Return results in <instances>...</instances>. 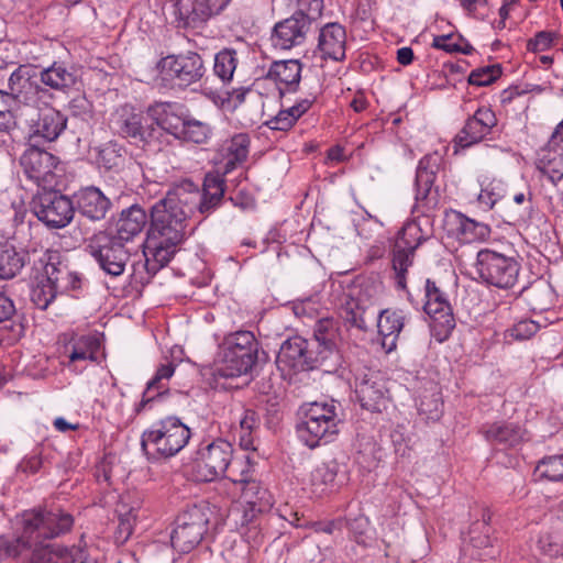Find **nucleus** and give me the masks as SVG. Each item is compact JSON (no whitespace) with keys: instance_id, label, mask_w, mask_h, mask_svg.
<instances>
[{"instance_id":"nucleus-1","label":"nucleus","mask_w":563,"mask_h":563,"mask_svg":"<svg viewBox=\"0 0 563 563\" xmlns=\"http://www.w3.org/2000/svg\"><path fill=\"white\" fill-rule=\"evenodd\" d=\"M225 192V180L208 174L202 190L186 180L156 201L150 210V229L144 244V266L154 275L166 266L187 236L189 219L198 211L209 216L220 207Z\"/></svg>"},{"instance_id":"nucleus-2","label":"nucleus","mask_w":563,"mask_h":563,"mask_svg":"<svg viewBox=\"0 0 563 563\" xmlns=\"http://www.w3.org/2000/svg\"><path fill=\"white\" fill-rule=\"evenodd\" d=\"M20 526L19 539L25 542V552L33 549L31 561L37 552H58L59 547L46 543L70 530L73 517L63 510L31 509L24 511L18 520ZM45 555L44 561L47 560Z\"/></svg>"},{"instance_id":"nucleus-3","label":"nucleus","mask_w":563,"mask_h":563,"mask_svg":"<svg viewBox=\"0 0 563 563\" xmlns=\"http://www.w3.org/2000/svg\"><path fill=\"white\" fill-rule=\"evenodd\" d=\"M190 437V429L178 417L169 416L143 432L141 445L147 455L169 459L188 444Z\"/></svg>"},{"instance_id":"nucleus-4","label":"nucleus","mask_w":563,"mask_h":563,"mask_svg":"<svg viewBox=\"0 0 563 563\" xmlns=\"http://www.w3.org/2000/svg\"><path fill=\"white\" fill-rule=\"evenodd\" d=\"M258 358V342L251 331L228 334L221 344L218 374L234 378L251 374Z\"/></svg>"},{"instance_id":"nucleus-5","label":"nucleus","mask_w":563,"mask_h":563,"mask_svg":"<svg viewBox=\"0 0 563 563\" xmlns=\"http://www.w3.org/2000/svg\"><path fill=\"white\" fill-rule=\"evenodd\" d=\"M302 419L297 426L300 440L310 449L331 442L339 433L340 419L334 404L310 402L301 407Z\"/></svg>"},{"instance_id":"nucleus-6","label":"nucleus","mask_w":563,"mask_h":563,"mask_svg":"<svg viewBox=\"0 0 563 563\" xmlns=\"http://www.w3.org/2000/svg\"><path fill=\"white\" fill-rule=\"evenodd\" d=\"M211 514L208 505H194L184 510L170 536L173 548L181 553L194 550L208 531Z\"/></svg>"},{"instance_id":"nucleus-7","label":"nucleus","mask_w":563,"mask_h":563,"mask_svg":"<svg viewBox=\"0 0 563 563\" xmlns=\"http://www.w3.org/2000/svg\"><path fill=\"white\" fill-rule=\"evenodd\" d=\"M476 271L485 283L509 289L518 282L520 264L512 256L484 249L477 253Z\"/></svg>"},{"instance_id":"nucleus-8","label":"nucleus","mask_w":563,"mask_h":563,"mask_svg":"<svg viewBox=\"0 0 563 563\" xmlns=\"http://www.w3.org/2000/svg\"><path fill=\"white\" fill-rule=\"evenodd\" d=\"M278 367L288 373H300L316 368H324L327 364L320 353L308 339L295 335L283 342L278 355Z\"/></svg>"},{"instance_id":"nucleus-9","label":"nucleus","mask_w":563,"mask_h":563,"mask_svg":"<svg viewBox=\"0 0 563 563\" xmlns=\"http://www.w3.org/2000/svg\"><path fill=\"white\" fill-rule=\"evenodd\" d=\"M157 68L163 80H169L181 89L199 82L206 74L203 60L196 52L163 57Z\"/></svg>"},{"instance_id":"nucleus-10","label":"nucleus","mask_w":563,"mask_h":563,"mask_svg":"<svg viewBox=\"0 0 563 563\" xmlns=\"http://www.w3.org/2000/svg\"><path fill=\"white\" fill-rule=\"evenodd\" d=\"M430 238L417 221L405 223L395 242L393 267L396 274V285L406 288V273L413 263L415 251Z\"/></svg>"},{"instance_id":"nucleus-11","label":"nucleus","mask_w":563,"mask_h":563,"mask_svg":"<svg viewBox=\"0 0 563 563\" xmlns=\"http://www.w3.org/2000/svg\"><path fill=\"white\" fill-rule=\"evenodd\" d=\"M88 251L99 267L106 274L114 277L123 274L131 255L125 243L104 232H100L91 239Z\"/></svg>"},{"instance_id":"nucleus-12","label":"nucleus","mask_w":563,"mask_h":563,"mask_svg":"<svg viewBox=\"0 0 563 563\" xmlns=\"http://www.w3.org/2000/svg\"><path fill=\"white\" fill-rule=\"evenodd\" d=\"M32 210L41 222L53 229L66 227L75 213L73 200L55 190L37 194L32 201Z\"/></svg>"},{"instance_id":"nucleus-13","label":"nucleus","mask_w":563,"mask_h":563,"mask_svg":"<svg viewBox=\"0 0 563 563\" xmlns=\"http://www.w3.org/2000/svg\"><path fill=\"white\" fill-rule=\"evenodd\" d=\"M194 463L196 478L211 482L220 478L229 470L233 459V446L230 442L218 439L201 449Z\"/></svg>"},{"instance_id":"nucleus-14","label":"nucleus","mask_w":563,"mask_h":563,"mask_svg":"<svg viewBox=\"0 0 563 563\" xmlns=\"http://www.w3.org/2000/svg\"><path fill=\"white\" fill-rule=\"evenodd\" d=\"M228 477L234 484L241 485L242 503L257 508V511L267 512L272 509L273 495L261 482L252 478L249 457L244 462L234 461Z\"/></svg>"},{"instance_id":"nucleus-15","label":"nucleus","mask_w":563,"mask_h":563,"mask_svg":"<svg viewBox=\"0 0 563 563\" xmlns=\"http://www.w3.org/2000/svg\"><path fill=\"white\" fill-rule=\"evenodd\" d=\"M441 157L438 153L424 155L416 172V195L413 212L426 214L438 203V190L433 188L440 168Z\"/></svg>"},{"instance_id":"nucleus-16","label":"nucleus","mask_w":563,"mask_h":563,"mask_svg":"<svg viewBox=\"0 0 563 563\" xmlns=\"http://www.w3.org/2000/svg\"><path fill=\"white\" fill-rule=\"evenodd\" d=\"M8 87L15 101L36 106L46 102L53 95L42 86L36 67L20 65L9 77Z\"/></svg>"},{"instance_id":"nucleus-17","label":"nucleus","mask_w":563,"mask_h":563,"mask_svg":"<svg viewBox=\"0 0 563 563\" xmlns=\"http://www.w3.org/2000/svg\"><path fill=\"white\" fill-rule=\"evenodd\" d=\"M20 164L26 177L44 189L56 185L55 170L58 158L41 148L37 143L30 142V146L20 158Z\"/></svg>"},{"instance_id":"nucleus-18","label":"nucleus","mask_w":563,"mask_h":563,"mask_svg":"<svg viewBox=\"0 0 563 563\" xmlns=\"http://www.w3.org/2000/svg\"><path fill=\"white\" fill-rule=\"evenodd\" d=\"M424 311L430 316L431 327L440 341L446 339L455 328V319L446 295L437 286L435 282L426 280Z\"/></svg>"},{"instance_id":"nucleus-19","label":"nucleus","mask_w":563,"mask_h":563,"mask_svg":"<svg viewBox=\"0 0 563 563\" xmlns=\"http://www.w3.org/2000/svg\"><path fill=\"white\" fill-rule=\"evenodd\" d=\"M310 344L320 353L327 364V372L335 371L342 364L339 350L341 333L339 322L333 318H322L313 327Z\"/></svg>"},{"instance_id":"nucleus-20","label":"nucleus","mask_w":563,"mask_h":563,"mask_svg":"<svg viewBox=\"0 0 563 563\" xmlns=\"http://www.w3.org/2000/svg\"><path fill=\"white\" fill-rule=\"evenodd\" d=\"M316 21L317 19L296 11L291 16L275 24L271 37L273 46L291 49L302 45Z\"/></svg>"},{"instance_id":"nucleus-21","label":"nucleus","mask_w":563,"mask_h":563,"mask_svg":"<svg viewBox=\"0 0 563 563\" xmlns=\"http://www.w3.org/2000/svg\"><path fill=\"white\" fill-rule=\"evenodd\" d=\"M119 135L129 139L133 144L145 145L150 142L154 128L144 124V115L129 104L118 108L111 120Z\"/></svg>"},{"instance_id":"nucleus-22","label":"nucleus","mask_w":563,"mask_h":563,"mask_svg":"<svg viewBox=\"0 0 563 563\" xmlns=\"http://www.w3.org/2000/svg\"><path fill=\"white\" fill-rule=\"evenodd\" d=\"M175 16L177 27H198L212 15L220 13L224 7V0H176Z\"/></svg>"},{"instance_id":"nucleus-23","label":"nucleus","mask_w":563,"mask_h":563,"mask_svg":"<svg viewBox=\"0 0 563 563\" xmlns=\"http://www.w3.org/2000/svg\"><path fill=\"white\" fill-rule=\"evenodd\" d=\"M250 136L246 133H238L232 137L223 141L213 157L219 176L223 179L224 175L230 174L238 167L242 166L249 156L250 152Z\"/></svg>"},{"instance_id":"nucleus-24","label":"nucleus","mask_w":563,"mask_h":563,"mask_svg":"<svg viewBox=\"0 0 563 563\" xmlns=\"http://www.w3.org/2000/svg\"><path fill=\"white\" fill-rule=\"evenodd\" d=\"M147 114L158 128L178 139L190 112L179 102L156 101L148 106Z\"/></svg>"},{"instance_id":"nucleus-25","label":"nucleus","mask_w":563,"mask_h":563,"mask_svg":"<svg viewBox=\"0 0 563 563\" xmlns=\"http://www.w3.org/2000/svg\"><path fill=\"white\" fill-rule=\"evenodd\" d=\"M496 125L495 112L487 107H481L466 120L463 129L456 134L455 145L462 148L470 147L489 135Z\"/></svg>"},{"instance_id":"nucleus-26","label":"nucleus","mask_w":563,"mask_h":563,"mask_svg":"<svg viewBox=\"0 0 563 563\" xmlns=\"http://www.w3.org/2000/svg\"><path fill=\"white\" fill-rule=\"evenodd\" d=\"M73 202L75 211L91 222L103 220L112 207L111 200L96 186L79 189Z\"/></svg>"},{"instance_id":"nucleus-27","label":"nucleus","mask_w":563,"mask_h":563,"mask_svg":"<svg viewBox=\"0 0 563 563\" xmlns=\"http://www.w3.org/2000/svg\"><path fill=\"white\" fill-rule=\"evenodd\" d=\"M490 515L488 511L483 514V520L474 522L464 539L463 551L471 558L486 561L494 559L498 553L493 547L489 527Z\"/></svg>"},{"instance_id":"nucleus-28","label":"nucleus","mask_w":563,"mask_h":563,"mask_svg":"<svg viewBox=\"0 0 563 563\" xmlns=\"http://www.w3.org/2000/svg\"><path fill=\"white\" fill-rule=\"evenodd\" d=\"M479 433L489 444L504 449L516 448L528 440L527 430L522 426L506 420L484 423Z\"/></svg>"},{"instance_id":"nucleus-29","label":"nucleus","mask_w":563,"mask_h":563,"mask_svg":"<svg viewBox=\"0 0 563 563\" xmlns=\"http://www.w3.org/2000/svg\"><path fill=\"white\" fill-rule=\"evenodd\" d=\"M44 276L58 292L80 288L81 278L63 261L57 252L51 253L44 265Z\"/></svg>"},{"instance_id":"nucleus-30","label":"nucleus","mask_w":563,"mask_h":563,"mask_svg":"<svg viewBox=\"0 0 563 563\" xmlns=\"http://www.w3.org/2000/svg\"><path fill=\"white\" fill-rule=\"evenodd\" d=\"M67 124L66 117L52 107H45L38 112V118L32 125L30 142L37 143L43 139L47 142L55 141L65 130Z\"/></svg>"},{"instance_id":"nucleus-31","label":"nucleus","mask_w":563,"mask_h":563,"mask_svg":"<svg viewBox=\"0 0 563 563\" xmlns=\"http://www.w3.org/2000/svg\"><path fill=\"white\" fill-rule=\"evenodd\" d=\"M346 32L345 29L331 22L320 29L318 51L323 59L341 62L345 58Z\"/></svg>"},{"instance_id":"nucleus-32","label":"nucleus","mask_w":563,"mask_h":563,"mask_svg":"<svg viewBox=\"0 0 563 563\" xmlns=\"http://www.w3.org/2000/svg\"><path fill=\"white\" fill-rule=\"evenodd\" d=\"M445 223L449 233L463 243L483 241L490 234L488 225L470 219L456 211L446 216Z\"/></svg>"},{"instance_id":"nucleus-33","label":"nucleus","mask_w":563,"mask_h":563,"mask_svg":"<svg viewBox=\"0 0 563 563\" xmlns=\"http://www.w3.org/2000/svg\"><path fill=\"white\" fill-rule=\"evenodd\" d=\"M302 66L298 59L276 60L268 68L266 77L274 80L282 98L296 92L301 78Z\"/></svg>"},{"instance_id":"nucleus-34","label":"nucleus","mask_w":563,"mask_h":563,"mask_svg":"<svg viewBox=\"0 0 563 563\" xmlns=\"http://www.w3.org/2000/svg\"><path fill=\"white\" fill-rule=\"evenodd\" d=\"M356 397L361 406L371 411H380L385 402L386 388L378 374H365L356 383Z\"/></svg>"},{"instance_id":"nucleus-35","label":"nucleus","mask_w":563,"mask_h":563,"mask_svg":"<svg viewBox=\"0 0 563 563\" xmlns=\"http://www.w3.org/2000/svg\"><path fill=\"white\" fill-rule=\"evenodd\" d=\"M43 87L60 92H66L78 80V73L74 66L64 62H54L51 66L38 71Z\"/></svg>"},{"instance_id":"nucleus-36","label":"nucleus","mask_w":563,"mask_h":563,"mask_svg":"<svg viewBox=\"0 0 563 563\" xmlns=\"http://www.w3.org/2000/svg\"><path fill=\"white\" fill-rule=\"evenodd\" d=\"M147 223L146 211L137 205H133L121 211L117 222L114 239L129 243L139 236Z\"/></svg>"},{"instance_id":"nucleus-37","label":"nucleus","mask_w":563,"mask_h":563,"mask_svg":"<svg viewBox=\"0 0 563 563\" xmlns=\"http://www.w3.org/2000/svg\"><path fill=\"white\" fill-rule=\"evenodd\" d=\"M404 325L405 313L402 310L385 309L379 313L377 328L382 336V346L387 353L396 349L397 339Z\"/></svg>"},{"instance_id":"nucleus-38","label":"nucleus","mask_w":563,"mask_h":563,"mask_svg":"<svg viewBox=\"0 0 563 563\" xmlns=\"http://www.w3.org/2000/svg\"><path fill=\"white\" fill-rule=\"evenodd\" d=\"M264 511H257V508L245 505L244 503L231 511V518L238 530L247 539L257 542L261 530V515Z\"/></svg>"},{"instance_id":"nucleus-39","label":"nucleus","mask_w":563,"mask_h":563,"mask_svg":"<svg viewBox=\"0 0 563 563\" xmlns=\"http://www.w3.org/2000/svg\"><path fill=\"white\" fill-rule=\"evenodd\" d=\"M174 373L175 366L173 363L162 364L157 368L155 375L151 380H148L146 385L142 400L137 407L139 411L144 409L148 404L168 393L167 382L170 379Z\"/></svg>"},{"instance_id":"nucleus-40","label":"nucleus","mask_w":563,"mask_h":563,"mask_svg":"<svg viewBox=\"0 0 563 563\" xmlns=\"http://www.w3.org/2000/svg\"><path fill=\"white\" fill-rule=\"evenodd\" d=\"M537 167L552 184H556L563 177V153L558 146H549L541 150Z\"/></svg>"},{"instance_id":"nucleus-41","label":"nucleus","mask_w":563,"mask_h":563,"mask_svg":"<svg viewBox=\"0 0 563 563\" xmlns=\"http://www.w3.org/2000/svg\"><path fill=\"white\" fill-rule=\"evenodd\" d=\"M27 254L18 251L9 242L0 243V279H11L15 277L25 266Z\"/></svg>"},{"instance_id":"nucleus-42","label":"nucleus","mask_w":563,"mask_h":563,"mask_svg":"<svg viewBox=\"0 0 563 563\" xmlns=\"http://www.w3.org/2000/svg\"><path fill=\"white\" fill-rule=\"evenodd\" d=\"M313 100L301 99L294 106L282 109L273 119L267 122L272 130L288 131L312 106Z\"/></svg>"},{"instance_id":"nucleus-43","label":"nucleus","mask_w":563,"mask_h":563,"mask_svg":"<svg viewBox=\"0 0 563 563\" xmlns=\"http://www.w3.org/2000/svg\"><path fill=\"white\" fill-rule=\"evenodd\" d=\"M99 349V340L93 335H81L73 339L67 346L68 357L70 363L77 361H86L96 358V353Z\"/></svg>"},{"instance_id":"nucleus-44","label":"nucleus","mask_w":563,"mask_h":563,"mask_svg":"<svg viewBox=\"0 0 563 563\" xmlns=\"http://www.w3.org/2000/svg\"><path fill=\"white\" fill-rule=\"evenodd\" d=\"M212 136V128L206 122L189 114L184 131L180 132L177 140L191 142L195 144H207Z\"/></svg>"},{"instance_id":"nucleus-45","label":"nucleus","mask_w":563,"mask_h":563,"mask_svg":"<svg viewBox=\"0 0 563 563\" xmlns=\"http://www.w3.org/2000/svg\"><path fill=\"white\" fill-rule=\"evenodd\" d=\"M238 66L236 52L231 48H224L214 56L213 73L223 82H229Z\"/></svg>"},{"instance_id":"nucleus-46","label":"nucleus","mask_w":563,"mask_h":563,"mask_svg":"<svg viewBox=\"0 0 563 563\" xmlns=\"http://www.w3.org/2000/svg\"><path fill=\"white\" fill-rule=\"evenodd\" d=\"M418 411L427 421H438L443 413V401L438 390H431L420 397Z\"/></svg>"},{"instance_id":"nucleus-47","label":"nucleus","mask_w":563,"mask_h":563,"mask_svg":"<svg viewBox=\"0 0 563 563\" xmlns=\"http://www.w3.org/2000/svg\"><path fill=\"white\" fill-rule=\"evenodd\" d=\"M57 294L58 291L43 274L36 278L35 284L31 288V300L37 308L45 310L56 298Z\"/></svg>"},{"instance_id":"nucleus-48","label":"nucleus","mask_w":563,"mask_h":563,"mask_svg":"<svg viewBox=\"0 0 563 563\" xmlns=\"http://www.w3.org/2000/svg\"><path fill=\"white\" fill-rule=\"evenodd\" d=\"M53 450L48 445L41 444L21 461L19 467L23 473L34 474L38 472L46 462H49Z\"/></svg>"},{"instance_id":"nucleus-49","label":"nucleus","mask_w":563,"mask_h":563,"mask_svg":"<svg viewBox=\"0 0 563 563\" xmlns=\"http://www.w3.org/2000/svg\"><path fill=\"white\" fill-rule=\"evenodd\" d=\"M536 474L551 482L563 479V454L542 459L536 467Z\"/></svg>"},{"instance_id":"nucleus-50","label":"nucleus","mask_w":563,"mask_h":563,"mask_svg":"<svg viewBox=\"0 0 563 563\" xmlns=\"http://www.w3.org/2000/svg\"><path fill=\"white\" fill-rule=\"evenodd\" d=\"M538 548L549 556H559L563 554V536L556 528L542 531L538 539Z\"/></svg>"},{"instance_id":"nucleus-51","label":"nucleus","mask_w":563,"mask_h":563,"mask_svg":"<svg viewBox=\"0 0 563 563\" xmlns=\"http://www.w3.org/2000/svg\"><path fill=\"white\" fill-rule=\"evenodd\" d=\"M47 560L44 561L45 555L43 553L37 552L35 558L30 563H96L93 559L84 558L82 554L79 558L75 559L73 554L67 549H58V552H46Z\"/></svg>"},{"instance_id":"nucleus-52","label":"nucleus","mask_w":563,"mask_h":563,"mask_svg":"<svg viewBox=\"0 0 563 563\" xmlns=\"http://www.w3.org/2000/svg\"><path fill=\"white\" fill-rule=\"evenodd\" d=\"M526 300L532 310L543 311L550 306V289L544 284L532 285L525 291Z\"/></svg>"},{"instance_id":"nucleus-53","label":"nucleus","mask_w":563,"mask_h":563,"mask_svg":"<svg viewBox=\"0 0 563 563\" xmlns=\"http://www.w3.org/2000/svg\"><path fill=\"white\" fill-rule=\"evenodd\" d=\"M123 148L115 143L106 144L98 154V163L107 169L118 168L123 162Z\"/></svg>"},{"instance_id":"nucleus-54","label":"nucleus","mask_w":563,"mask_h":563,"mask_svg":"<svg viewBox=\"0 0 563 563\" xmlns=\"http://www.w3.org/2000/svg\"><path fill=\"white\" fill-rule=\"evenodd\" d=\"M501 75L499 64L474 69L468 76V84L483 87L493 84Z\"/></svg>"},{"instance_id":"nucleus-55","label":"nucleus","mask_w":563,"mask_h":563,"mask_svg":"<svg viewBox=\"0 0 563 563\" xmlns=\"http://www.w3.org/2000/svg\"><path fill=\"white\" fill-rule=\"evenodd\" d=\"M23 553H25V542L22 539L0 536V563L16 559Z\"/></svg>"},{"instance_id":"nucleus-56","label":"nucleus","mask_w":563,"mask_h":563,"mask_svg":"<svg viewBox=\"0 0 563 563\" xmlns=\"http://www.w3.org/2000/svg\"><path fill=\"white\" fill-rule=\"evenodd\" d=\"M336 477V466L334 464H321L311 474L312 485L316 487L324 486L321 489L323 492L327 487L333 486Z\"/></svg>"},{"instance_id":"nucleus-57","label":"nucleus","mask_w":563,"mask_h":563,"mask_svg":"<svg viewBox=\"0 0 563 563\" xmlns=\"http://www.w3.org/2000/svg\"><path fill=\"white\" fill-rule=\"evenodd\" d=\"M539 328L536 321L521 320L509 330V334L516 340H528L538 332Z\"/></svg>"},{"instance_id":"nucleus-58","label":"nucleus","mask_w":563,"mask_h":563,"mask_svg":"<svg viewBox=\"0 0 563 563\" xmlns=\"http://www.w3.org/2000/svg\"><path fill=\"white\" fill-rule=\"evenodd\" d=\"M68 110L74 117L87 119L91 114L92 106L85 96L78 95L69 101Z\"/></svg>"},{"instance_id":"nucleus-59","label":"nucleus","mask_w":563,"mask_h":563,"mask_svg":"<svg viewBox=\"0 0 563 563\" xmlns=\"http://www.w3.org/2000/svg\"><path fill=\"white\" fill-rule=\"evenodd\" d=\"M135 523V516L132 510L126 514L119 515V525L117 528V539L124 542L126 541L133 532V527Z\"/></svg>"},{"instance_id":"nucleus-60","label":"nucleus","mask_w":563,"mask_h":563,"mask_svg":"<svg viewBox=\"0 0 563 563\" xmlns=\"http://www.w3.org/2000/svg\"><path fill=\"white\" fill-rule=\"evenodd\" d=\"M277 515L279 518L288 521L291 526L297 528H308V520L301 521V516L298 510H295L288 504H285L277 509Z\"/></svg>"},{"instance_id":"nucleus-61","label":"nucleus","mask_w":563,"mask_h":563,"mask_svg":"<svg viewBox=\"0 0 563 563\" xmlns=\"http://www.w3.org/2000/svg\"><path fill=\"white\" fill-rule=\"evenodd\" d=\"M298 10L311 18L318 19L323 10V0H297Z\"/></svg>"},{"instance_id":"nucleus-62","label":"nucleus","mask_w":563,"mask_h":563,"mask_svg":"<svg viewBox=\"0 0 563 563\" xmlns=\"http://www.w3.org/2000/svg\"><path fill=\"white\" fill-rule=\"evenodd\" d=\"M552 43V35L549 32L541 31L528 41L527 48L531 52H542L550 47Z\"/></svg>"},{"instance_id":"nucleus-63","label":"nucleus","mask_w":563,"mask_h":563,"mask_svg":"<svg viewBox=\"0 0 563 563\" xmlns=\"http://www.w3.org/2000/svg\"><path fill=\"white\" fill-rule=\"evenodd\" d=\"M432 46L446 53H456L460 49V43L453 41V35L434 36Z\"/></svg>"},{"instance_id":"nucleus-64","label":"nucleus","mask_w":563,"mask_h":563,"mask_svg":"<svg viewBox=\"0 0 563 563\" xmlns=\"http://www.w3.org/2000/svg\"><path fill=\"white\" fill-rule=\"evenodd\" d=\"M260 426V418L252 409H245L240 419V431H254Z\"/></svg>"}]
</instances>
